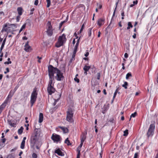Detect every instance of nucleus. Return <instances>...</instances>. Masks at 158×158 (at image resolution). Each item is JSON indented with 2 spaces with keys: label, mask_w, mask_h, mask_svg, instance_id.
Here are the masks:
<instances>
[{
  "label": "nucleus",
  "mask_w": 158,
  "mask_h": 158,
  "mask_svg": "<svg viewBox=\"0 0 158 158\" xmlns=\"http://www.w3.org/2000/svg\"><path fill=\"white\" fill-rule=\"evenodd\" d=\"M74 109L72 107H69L67 111L66 117V120L69 123H73L74 122L73 119V115L74 112Z\"/></svg>",
  "instance_id": "1"
},
{
  "label": "nucleus",
  "mask_w": 158,
  "mask_h": 158,
  "mask_svg": "<svg viewBox=\"0 0 158 158\" xmlns=\"http://www.w3.org/2000/svg\"><path fill=\"white\" fill-rule=\"evenodd\" d=\"M31 146L32 148H34L35 146L36 148L40 150L42 144V142L39 139H31Z\"/></svg>",
  "instance_id": "2"
},
{
  "label": "nucleus",
  "mask_w": 158,
  "mask_h": 158,
  "mask_svg": "<svg viewBox=\"0 0 158 158\" xmlns=\"http://www.w3.org/2000/svg\"><path fill=\"white\" fill-rule=\"evenodd\" d=\"M54 74H56L55 78L58 81H61L63 80L64 77L63 73L56 68L53 67Z\"/></svg>",
  "instance_id": "3"
},
{
  "label": "nucleus",
  "mask_w": 158,
  "mask_h": 158,
  "mask_svg": "<svg viewBox=\"0 0 158 158\" xmlns=\"http://www.w3.org/2000/svg\"><path fill=\"white\" fill-rule=\"evenodd\" d=\"M66 42V37L65 35L63 34L62 35L60 36L58 38L57 42L55 44V46L57 48H59L62 46Z\"/></svg>",
  "instance_id": "4"
},
{
  "label": "nucleus",
  "mask_w": 158,
  "mask_h": 158,
  "mask_svg": "<svg viewBox=\"0 0 158 158\" xmlns=\"http://www.w3.org/2000/svg\"><path fill=\"white\" fill-rule=\"evenodd\" d=\"M37 94L36 89H34L31 93V97L30 102L31 104V107H32L34 103L36 102L37 98Z\"/></svg>",
  "instance_id": "5"
},
{
  "label": "nucleus",
  "mask_w": 158,
  "mask_h": 158,
  "mask_svg": "<svg viewBox=\"0 0 158 158\" xmlns=\"http://www.w3.org/2000/svg\"><path fill=\"white\" fill-rule=\"evenodd\" d=\"M48 76L49 77V81H53L54 79V73L53 72V67L52 65H49L48 66Z\"/></svg>",
  "instance_id": "6"
},
{
  "label": "nucleus",
  "mask_w": 158,
  "mask_h": 158,
  "mask_svg": "<svg viewBox=\"0 0 158 158\" xmlns=\"http://www.w3.org/2000/svg\"><path fill=\"white\" fill-rule=\"evenodd\" d=\"M10 24L6 23L3 26V28L1 30V32H3L4 31L7 32H11L14 30V28L11 29L10 28H12V26H10Z\"/></svg>",
  "instance_id": "7"
},
{
  "label": "nucleus",
  "mask_w": 158,
  "mask_h": 158,
  "mask_svg": "<svg viewBox=\"0 0 158 158\" xmlns=\"http://www.w3.org/2000/svg\"><path fill=\"white\" fill-rule=\"evenodd\" d=\"M155 129V126L153 124H151L149 127L147 132L148 137H151L154 134V131Z\"/></svg>",
  "instance_id": "8"
},
{
  "label": "nucleus",
  "mask_w": 158,
  "mask_h": 158,
  "mask_svg": "<svg viewBox=\"0 0 158 158\" xmlns=\"http://www.w3.org/2000/svg\"><path fill=\"white\" fill-rule=\"evenodd\" d=\"M47 25L48 26V27L47 30V33L48 35L49 36H51L53 34V31L52 27L51 25V23L48 21L47 23Z\"/></svg>",
  "instance_id": "9"
},
{
  "label": "nucleus",
  "mask_w": 158,
  "mask_h": 158,
  "mask_svg": "<svg viewBox=\"0 0 158 158\" xmlns=\"http://www.w3.org/2000/svg\"><path fill=\"white\" fill-rule=\"evenodd\" d=\"M47 90L48 93L49 95H51L52 94L54 93L56 91L54 86H48Z\"/></svg>",
  "instance_id": "10"
},
{
  "label": "nucleus",
  "mask_w": 158,
  "mask_h": 158,
  "mask_svg": "<svg viewBox=\"0 0 158 158\" xmlns=\"http://www.w3.org/2000/svg\"><path fill=\"white\" fill-rule=\"evenodd\" d=\"M40 132L39 129H36L34 133L32 135L34 138H38L40 137Z\"/></svg>",
  "instance_id": "11"
},
{
  "label": "nucleus",
  "mask_w": 158,
  "mask_h": 158,
  "mask_svg": "<svg viewBox=\"0 0 158 158\" xmlns=\"http://www.w3.org/2000/svg\"><path fill=\"white\" fill-rule=\"evenodd\" d=\"M18 87L17 86H16L14 89L13 90H11L8 96L6 98V99H8L9 98H11L14 94L15 92L16 91L17 89L18 88Z\"/></svg>",
  "instance_id": "12"
},
{
  "label": "nucleus",
  "mask_w": 158,
  "mask_h": 158,
  "mask_svg": "<svg viewBox=\"0 0 158 158\" xmlns=\"http://www.w3.org/2000/svg\"><path fill=\"white\" fill-rule=\"evenodd\" d=\"M29 42L27 41L24 45V50L27 52H29L31 50V46H29L28 44Z\"/></svg>",
  "instance_id": "13"
},
{
  "label": "nucleus",
  "mask_w": 158,
  "mask_h": 158,
  "mask_svg": "<svg viewBox=\"0 0 158 158\" xmlns=\"http://www.w3.org/2000/svg\"><path fill=\"white\" fill-rule=\"evenodd\" d=\"M55 153L60 156H63L64 155V152H62L59 148H58L55 150Z\"/></svg>",
  "instance_id": "14"
},
{
  "label": "nucleus",
  "mask_w": 158,
  "mask_h": 158,
  "mask_svg": "<svg viewBox=\"0 0 158 158\" xmlns=\"http://www.w3.org/2000/svg\"><path fill=\"white\" fill-rule=\"evenodd\" d=\"M6 141V139H0V149L5 146Z\"/></svg>",
  "instance_id": "15"
},
{
  "label": "nucleus",
  "mask_w": 158,
  "mask_h": 158,
  "mask_svg": "<svg viewBox=\"0 0 158 158\" xmlns=\"http://www.w3.org/2000/svg\"><path fill=\"white\" fill-rule=\"evenodd\" d=\"M104 21L105 19L104 18L99 19L98 21V24L99 27H101L102 25L104 24Z\"/></svg>",
  "instance_id": "16"
},
{
  "label": "nucleus",
  "mask_w": 158,
  "mask_h": 158,
  "mask_svg": "<svg viewBox=\"0 0 158 158\" xmlns=\"http://www.w3.org/2000/svg\"><path fill=\"white\" fill-rule=\"evenodd\" d=\"M90 66H88L86 65H85L83 68V70L84 71V74L86 75L87 74V72L90 69Z\"/></svg>",
  "instance_id": "17"
},
{
  "label": "nucleus",
  "mask_w": 158,
  "mask_h": 158,
  "mask_svg": "<svg viewBox=\"0 0 158 158\" xmlns=\"http://www.w3.org/2000/svg\"><path fill=\"white\" fill-rule=\"evenodd\" d=\"M43 120V114L42 113H40L39 115V122L42 123Z\"/></svg>",
  "instance_id": "18"
},
{
  "label": "nucleus",
  "mask_w": 158,
  "mask_h": 158,
  "mask_svg": "<svg viewBox=\"0 0 158 158\" xmlns=\"http://www.w3.org/2000/svg\"><path fill=\"white\" fill-rule=\"evenodd\" d=\"M60 128L64 133H66L68 132V129L67 128L62 127H60Z\"/></svg>",
  "instance_id": "19"
},
{
  "label": "nucleus",
  "mask_w": 158,
  "mask_h": 158,
  "mask_svg": "<svg viewBox=\"0 0 158 158\" xmlns=\"http://www.w3.org/2000/svg\"><path fill=\"white\" fill-rule=\"evenodd\" d=\"M7 122L8 124L11 126L12 127H15L16 123L11 122V120L8 119L7 120Z\"/></svg>",
  "instance_id": "20"
},
{
  "label": "nucleus",
  "mask_w": 158,
  "mask_h": 158,
  "mask_svg": "<svg viewBox=\"0 0 158 158\" xmlns=\"http://www.w3.org/2000/svg\"><path fill=\"white\" fill-rule=\"evenodd\" d=\"M17 10L19 15H22V8L21 7H19L17 8Z\"/></svg>",
  "instance_id": "21"
},
{
  "label": "nucleus",
  "mask_w": 158,
  "mask_h": 158,
  "mask_svg": "<svg viewBox=\"0 0 158 158\" xmlns=\"http://www.w3.org/2000/svg\"><path fill=\"white\" fill-rule=\"evenodd\" d=\"M6 40V38H5L3 41L2 43L1 46L0 48V50L1 51V52L2 51V50L4 46Z\"/></svg>",
  "instance_id": "22"
},
{
  "label": "nucleus",
  "mask_w": 158,
  "mask_h": 158,
  "mask_svg": "<svg viewBox=\"0 0 158 158\" xmlns=\"http://www.w3.org/2000/svg\"><path fill=\"white\" fill-rule=\"evenodd\" d=\"M26 139H23V140L21 142L20 146V148L22 149H23L24 148L25 144V140Z\"/></svg>",
  "instance_id": "23"
},
{
  "label": "nucleus",
  "mask_w": 158,
  "mask_h": 158,
  "mask_svg": "<svg viewBox=\"0 0 158 158\" xmlns=\"http://www.w3.org/2000/svg\"><path fill=\"white\" fill-rule=\"evenodd\" d=\"M53 140L54 143H60L61 142V139H52Z\"/></svg>",
  "instance_id": "24"
},
{
  "label": "nucleus",
  "mask_w": 158,
  "mask_h": 158,
  "mask_svg": "<svg viewBox=\"0 0 158 158\" xmlns=\"http://www.w3.org/2000/svg\"><path fill=\"white\" fill-rule=\"evenodd\" d=\"M60 137L59 135L55 134H53L51 138H60Z\"/></svg>",
  "instance_id": "25"
},
{
  "label": "nucleus",
  "mask_w": 158,
  "mask_h": 158,
  "mask_svg": "<svg viewBox=\"0 0 158 158\" xmlns=\"http://www.w3.org/2000/svg\"><path fill=\"white\" fill-rule=\"evenodd\" d=\"M23 129L24 128L22 126L18 130V134H21L23 131Z\"/></svg>",
  "instance_id": "26"
},
{
  "label": "nucleus",
  "mask_w": 158,
  "mask_h": 158,
  "mask_svg": "<svg viewBox=\"0 0 158 158\" xmlns=\"http://www.w3.org/2000/svg\"><path fill=\"white\" fill-rule=\"evenodd\" d=\"M64 143L67 144L68 146L71 145L72 144L69 139H66L64 141Z\"/></svg>",
  "instance_id": "27"
},
{
  "label": "nucleus",
  "mask_w": 158,
  "mask_h": 158,
  "mask_svg": "<svg viewBox=\"0 0 158 158\" xmlns=\"http://www.w3.org/2000/svg\"><path fill=\"white\" fill-rule=\"evenodd\" d=\"M128 27H127V29L129 30L130 28H132L133 27V25H132L131 22H128Z\"/></svg>",
  "instance_id": "28"
},
{
  "label": "nucleus",
  "mask_w": 158,
  "mask_h": 158,
  "mask_svg": "<svg viewBox=\"0 0 158 158\" xmlns=\"http://www.w3.org/2000/svg\"><path fill=\"white\" fill-rule=\"evenodd\" d=\"M92 28H90L88 29V34L89 37H90L91 36L92 34Z\"/></svg>",
  "instance_id": "29"
},
{
  "label": "nucleus",
  "mask_w": 158,
  "mask_h": 158,
  "mask_svg": "<svg viewBox=\"0 0 158 158\" xmlns=\"http://www.w3.org/2000/svg\"><path fill=\"white\" fill-rule=\"evenodd\" d=\"M132 77V74L131 72L128 73L126 75V79H128L129 77Z\"/></svg>",
  "instance_id": "30"
},
{
  "label": "nucleus",
  "mask_w": 158,
  "mask_h": 158,
  "mask_svg": "<svg viewBox=\"0 0 158 158\" xmlns=\"http://www.w3.org/2000/svg\"><path fill=\"white\" fill-rule=\"evenodd\" d=\"M54 82H53V81H49L48 86H54Z\"/></svg>",
  "instance_id": "31"
},
{
  "label": "nucleus",
  "mask_w": 158,
  "mask_h": 158,
  "mask_svg": "<svg viewBox=\"0 0 158 158\" xmlns=\"http://www.w3.org/2000/svg\"><path fill=\"white\" fill-rule=\"evenodd\" d=\"M128 85V83L126 81H125L124 82V84L122 85V86L125 89H127V86Z\"/></svg>",
  "instance_id": "32"
},
{
  "label": "nucleus",
  "mask_w": 158,
  "mask_h": 158,
  "mask_svg": "<svg viewBox=\"0 0 158 158\" xmlns=\"http://www.w3.org/2000/svg\"><path fill=\"white\" fill-rule=\"evenodd\" d=\"M118 88H117L116 89V90L115 92L114 93V95L113 97V99H114L115 97H116V94H117V93L118 92Z\"/></svg>",
  "instance_id": "33"
},
{
  "label": "nucleus",
  "mask_w": 158,
  "mask_h": 158,
  "mask_svg": "<svg viewBox=\"0 0 158 158\" xmlns=\"http://www.w3.org/2000/svg\"><path fill=\"white\" fill-rule=\"evenodd\" d=\"M46 2L47 3V7H48L50 6L51 4L50 0H46Z\"/></svg>",
  "instance_id": "34"
},
{
  "label": "nucleus",
  "mask_w": 158,
  "mask_h": 158,
  "mask_svg": "<svg viewBox=\"0 0 158 158\" xmlns=\"http://www.w3.org/2000/svg\"><path fill=\"white\" fill-rule=\"evenodd\" d=\"M128 134V130L127 129L124 131L123 135L124 136H127Z\"/></svg>",
  "instance_id": "35"
},
{
  "label": "nucleus",
  "mask_w": 158,
  "mask_h": 158,
  "mask_svg": "<svg viewBox=\"0 0 158 158\" xmlns=\"http://www.w3.org/2000/svg\"><path fill=\"white\" fill-rule=\"evenodd\" d=\"M67 21V20H64L63 21H62L60 24V25H59V27L60 28L61 26H62V25H63V24L64 23H65Z\"/></svg>",
  "instance_id": "36"
},
{
  "label": "nucleus",
  "mask_w": 158,
  "mask_h": 158,
  "mask_svg": "<svg viewBox=\"0 0 158 158\" xmlns=\"http://www.w3.org/2000/svg\"><path fill=\"white\" fill-rule=\"evenodd\" d=\"M137 113L136 112H135L133 113H132L130 116V118L132 117L134 118L135 117Z\"/></svg>",
  "instance_id": "37"
},
{
  "label": "nucleus",
  "mask_w": 158,
  "mask_h": 158,
  "mask_svg": "<svg viewBox=\"0 0 158 158\" xmlns=\"http://www.w3.org/2000/svg\"><path fill=\"white\" fill-rule=\"evenodd\" d=\"M84 27H85V26H84V24H83L82 25V26L79 31V33H80L84 29Z\"/></svg>",
  "instance_id": "38"
},
{
  "label": "nucleus",
  "mask_w": 158,
  "mask_h": 158,
  "mask_svg": "<svg viewBox=\"0 0 158 158\" xmlns=\"http://www.w3.org/2000/svg\"><path fill=\"white\" fill-rule=\"evenodd\" d=\"M26 26V23H24L23 24L21 28H20V31H22V30L25 28Z\"/></svg>",
  "instance_id": "39"
},
{
  "label": "nucleus",
  "mask_w": 158,
  "mask_h": 158,
  "mask_svg": "<svg viewBox=\"0 0 158 158\" xmlns=\"http://www.w3.org/2000/svg\"><path fill=\"white\" fill-rule=\"evenodd\" d=\"M139 154L138 152L135 153L134 156V158H139Z\"/></svg>",
  "instance_id": "40"
},
{
  "label": "nucleus",
  "mask_w": 158,
  "mask_h": 158,
  "mask_svg": "<svg viewBox=\"0 0 158 158\" xmlns=\"http://www.w3.org/2000/svg\"><path fill=\"white\" fill-rule=\"evenodd\" d=\"M81 148L78 147L77 149V151L78 153H80V151H81Z\"/></svg>",
  "instance_id": "41"
},
{
  "label": "nucleus",
  "mask_w": 158,
  "mask_h": 158,
  "mask_svg": "<svg viewBox=\"0 0 158 158\" xmlns=\"http://www.w3.org/2000/svg\"><path fill=\"white\" fill-rule=\"evenodd\" d=\"M37 155L35 153H33L32 155V158H37Z\"/></svg>",
  "instance_id": "42"
},
{
  "label": "nucleus",
  "mask_w": 158,
  "mask_h": 158,
  "mask_svg": "<svg viewBox=\"0 0 158 158\" xmlns=\"http://www.w3.org/2000/svg\"><path fill=\"white\" fill-rule=\"evenodd\" d=\"M97 79L98 80H99L100 77V73H97Z\"/></svg>",
  "instance_id": "43"
},
{
  "label": "nucleus",
  "mask_w": 158,
  "mask_h": 158,
  "mask_svg": "<svg viewBox=\"0 0 158 158\" xmlns=\"http://www.w3.org/2000/svg\"><path fill=\"white\" fill-rule=\"evenodd\" d=\"M74 80L77 83H79L80 81L79 79L76 77H75L74 78Z\"/></svg>",
  "instance_id": "44"
},
{
  "label": "nucleus",
  "mask_w": 158,
  "mask_h": 158,
  "mask_svg": "<svg viewBox=\"0 0 158 158\" xmlns=\"http://www.w3.org/2000/svg\"><path fill=\"white\" fill-rule=\"evenodd\" d=\"M20 15L17 16L16 17V22H17L19 21L20 19Z\"/></svg>",
  "instance_id": "45"
},
{
  "label": "nucleus",
  "mask_w": 158,
  "mask_h": 158,
  "mask_svg": "<svg viewBox=\"0 0 158 158\" xmlns=\"http://www.w3.org/2000/svg\"><path fill=\"white\" fill-rule=\"evenodd\" d=\"M79 44L76 43L74 47V49L77 50Z\"/></svg>",
  "instance_id": "46"
},
{
  "label": "nucleus",
  "mask_w": 158,
  "mask_h": 158,
  "mask_svg": "<svg viewBox=\"0 0 158 158\" xmlns=\"http://www.w3.org/2000/svg\"><path fill=\"white\" fill-rule=\"evenodd\" d=\"M7 158H14V157L12 155H10L7 156Z\"/></svg>",
  "instance_id": "47"
},
{
  "label": "nucleus",
  "mask_w": 158,
  "mask_h": 158,
  "mask_svg": "<svg viewBox=\"0 0 158 158\" xmlns=\"http://www.w3.org/2000/svg\"><path fill=\"white\" fill-rule=\"evenodd\" d=\"M38 0H35L34 2V4L36 6H37L38 5Z\"/></svg>",
  "instance_id": "48"
},
{
  "label": "nucleus",
  "mask_w": 158,
  "mask_h": 158,
  "mask_svg": "<svg viewBox=\"0 0 158 158\" xmlns=\"http://www.w3.org/2000/svg\"><path fill=\"white\" fill-rule=\"evenodd\" d=\"M6 71H5L4 72L5 74H6L7 73H8L9 72V69L8 68H6Z\"/></svg>",
  "instance_id": "49"
},
{
  "label": "nucleus",
  "mask_w": 158,
  "mask_h": 158,
  "mask_svg": "<svg viewBox=\"0 0 158 158\" xmlns=\"http://www.w3.org/2000/svg\"><path fill=\"white\" fill-rule=\"evenodd\" d=\"M10 26H13L15 28H17V26H16V24H10Z\"/></svg>",
  "instance_id": "50"
},
{
  "label": "nucleus",
  "mask_w": 158,
  "mask_h": 158,
  "mask_svg": "<svg viewBox=\"0 0 158 158\" xmlns=\"http://www.w3.org/2000/svg\"><path fill=\"white\" fill-rule=\"evenodd\" d=\"M138 1L137 0H136L135 1H134L133 2V4L134 5L137 4V3H138Z\"/></svg>",
  "instance_id": "51"
},
{
  "label": "nucleus",
  "mask_w": 158,
  "mask_h": 158,
  "mask_svg": "<svg viewBox=\"0 0 158 158\" xmlns=\"http://www.w3.org/2000/svg\"><path fill=\"white\" fill-rule=\"evenodd\" d=\"M124 56L125 58H127L128 56V54L127 53H125L124 55Z\"/></svg>",
  "instance_id": "52"
},
{
  "label": "nucleus",
  "mask_w": 158,
  "mask_h": 158,
  "mask_svg": "<svg viewBox=\"0 0 158 158\" xmlns=\"http://www.w3.org/2000/svg\"><path fill=\"white\" fill-rule=\"evenodd\" d=\"M89 55V52H85V57H87Z\"/></svg>",
  "instance_id": "53"
},
{
  "label": "nucleus",
  "mask_w": 158,
  "mask_h": 158,
  "mask_svg": "<svg viewBox=\"0 0 158 158\" xmlns=\"http://www.w3.org/2000/svg\"><path fill=\"white\" fill-rule=\"evenodd\" d=\"M77 50L74 49L73 52V54L76 55Z\"/></svg>",
  "instance_id": "54"
},
{
  "label": "nucleus",
  "mask_w": 158,
  "mask_h": 158,
  "mask_svg": "<svg viewBox=\"0 0 158 158\" xmlns=\"http://www.w3.org/2000/svg\"><path fill=\"white\" fill-rule=\"evenodd\" d=\"M85 139H81V143H82V144H83L84 141H85Z\"/></svg>",
  "instance_id": "55"
},
{
  "label": "nucleus",
  "mask_w": 158,
  "mask_h": 158,
  "mask_svg": "<svg viewBox=\"0 0 158 158\" xmlns=\"http://www.w3.org/2000/svg\"><path fill=\"white\" fill-rule=\"evenodd\" d=\"M0 53L1 54V55H0V57H2L3 56V53L2 52V51H1H1H0Z\"/></svg>",
  "instance_id": "56"
},
{
  "label": "nucleus",
  "mask_w": 158,
  "mask_h": 158,
  "mask_svg": "<svg viewBox=\"0 0 158 158\" xmlns=\"http://www.w3.org/2000/svg\"><path fill=\"white\" fill-rule=\"evenodd\" d=\"M132 37L134 39H135L136 37V34L135 33H134L133 35H132Z\"/></svg>",
  "instance_id": "57"
},
{
  "label": "nucleus",
  "mask_w": 158,
  "mask_h": 158,
  "mask_svg": "<svg viewBox=\"0 0 158 158\" xmlns=\"http://www.w3.org/2000/svg\"><path fill=\"white\" fill-rule=\"evenodd\" d=\"M80 158V153H78L77 155V158Z\"/></svg>",
  "instance_id": "58"
},
{
  "label": "nucleus",
  "mask_w": 158,
  "mask_h": 158,
  "mask_svg": "<svg viewBox=\"0 0 158 158\" xmlns=\"http://www.w3.org/2000/svg\"><path fill=\"white\" fill-rule=\"evenodd\" d=\"M116 8H115L114 10V12H113V16H114V15L115 13V11H116Z\"/></svg>",
  "instance_id": "59"
},
{
  "label": "nucleus",
  "mask_w": 158,
  "mask_h": 158,
  "mask_svg": "<svg viewBox=\"0 0 158 158\" xmlns=\"http://www.w3.org/2000/svg\"><path fill=\"white\" fill-rule=\"evenodd\" d=\"M100 34H101V32L100 31H98V37H100Z\"/></svg>",
  "instance_id": "60"
},
{
  "label": "nucleus",
  "mask_w": 158,
  "mask_h": 158,
  "mask_svg": "<svg viewBox=\"0 0 158 158\" xmlns=\"http://www.w3.org/2000/svg\"><path fill=\"white\" fill-rule=\"evenodd\" d=\"M23 40H27V38L26 37V36H24L23 37Z\"/></svg>",
  "instance_id": "61"
},
{
  "label": "nucleus",
  "mask_w": 158,
  "mask_h": 158,
  "mask_svg": "<svg viewBox=\"0 0 158 158\" xmlns=\"http://www.w3.org/2000/svg\"><path fill=\"white\" fill-rule=\"evenodd\" d=\"M103 93L104 94H105V95H106V94L107 93H106V90L105 89H104L103 90Z\"/></svg>",
  "instance_id": "62"
},
{
  "label": "nucleus",
  "mask_w": 158,
  "mask_h": 158,
  "mask_svg": "<svg viewBox=\"0 0 158 158\" xmlns=\"http://www.w3.org/2000/svg\"><path fill=\"white\" fill-rule=\"evenodd\" d=\"M2 77H3V75L1 74H0V80H1L2 79Z\"/></svg>",
  "instance_id": "63"
},
{
  "label": "nucleus",
  "mask_w": 158,
  "mask_h": 158,
  "mask_svg": "<svg viewBox=\"0 0 158 158\" xmlns=\"http://www.w3.org/2000/svg\"><path fill=\"white\" fill-rule=\"evenodd\" d=\"M7 56V52H6V53H5V57H6V58Z\"/></svg>",
  "instance_id": "64"
}]
</instances>
